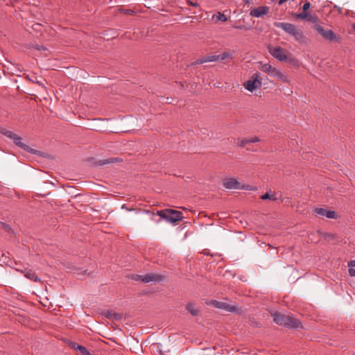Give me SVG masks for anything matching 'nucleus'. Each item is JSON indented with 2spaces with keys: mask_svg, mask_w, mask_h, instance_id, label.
<instances>
[{
  "mask_svg": "<svg viewBox=\"0 0 355 355\" xmlns=\"http://www.w3.org/2000/svg\"><path fill=\"white\" fill-rule=\"evenodd\" d=\"M270 313L273 316L274 321L279 325L291 329H297L301 327V322L291 315L282 314L275 311H270Z\"/></svg>",
  "mask_w": 355,
  "mask_h": 355,
  "instance_id": "f257e3e1",
  "label": "nucleus"
},
{
  "mask_svg": "<svg viewBox=\"0 0 355 355\" xmlns=\"http://www.w3.org/2000/svg\"><path fill=\"white\" fill-rule=\"evenodd\" d=\"M0 133L3 135L8 138H10L12 139L14 142V144L19 147L20 148L24 150L25 151L30 153L31 154L37 155L40 153V151L37 150H35L32 148H31L29 146L26 145V144L23 143L21 141V137L17 135V134L12 132V131L7 130L4 128H0Z\"/></svg>",
  "mask_w": 355,
  "mask_h": 355,
  "instance_id": "f03ea898",
  "label": "nucleus"
},
{
  "mask_svg": "<svg viewBox=\"0 0 355 355\" xmlns=\"http://www.w3.org/2000/svg\"><path fill=\"white\" fill-rule=\"evenodd\" d=\"M157 214L162 218L172 223L179 222L183 218L182 213L181 211L171 209L158 211Z\"/></svg>",
  "mask_w": 355,
  "mask_h": 355,
  "instance_id": "7ed1b4c3",
  "label": "nucleus"
},
{
  "mask_svg": "<svg viewBox=\"0 0 355 355\" xmlns=\"http://www.w3.org/2000/svg\"><path fill=\"white\" fill-rule=\"evenodd\" d=\"M223 186L227 189H251V187L250 185L242 184L237 180V179L234 178L224 179L223 181Z\"/></svg>",
  "mask_w": 355,
  "mask_h": 355,
  "instance_id": "20e7f679",
  "label": "nucleus"
},
{
  "mask_svg": "<svg viewBox=\"0 0 355 355\" xmlns=\"http://www.w3.org/2000/svg\"><path fill=\"white\" fill-rule=\"evenodd\" d=\"M261 85V78L260 73H256L251 76L244 84L243 86L250 92L259 88Z\"/></svg>",
  "mask_w": 355,
  "mask_h": 355,
  "instance_id": "39448f33",
  "label": "nucleus"
},
{
  "mask_svg": "<svg viewBox=\"0 0 355 355\" xmlns=\"http://www.w3.org/2000/svg\"><path fill=\"white\" fill-rule=\"evenodd\" d=\"M209 304L212 305L217 309H223L225 311L231 313H236L239 309L236 305H232L224 302H219L214 300H211Z\"/></svg>",
  "mask_w": 355,
  "mask_h": 355,
  "instance_id": "423d86ee",
  "label": "nucleus"
},
{
  "mask_svg": "<svg viewBox=\"0 0 355 355\" xmlns=\"http://www.w3.org/2000/svg\"><path fill=\"white\" fill-rule=\"evenodd\" d=\"M268 75L283 83H288V78L279 69L268 64Z\"/></svg>",
  "mask_w": 355,
  "mask_h": 355,
  "instance_id": "0eeeda50",
  "label": "nucleus"
},
{
  "mask_svg": "<svg viewBox=\"0 0 355 355\" xmlns=\"http://www.w3.org/2000/svg\"><path fill=\"white\" fill-rule=\"evenodd\" d=\"M269 53L277 60L279 61L283 62L286 61L287 58V55L282 47L276 46V47H270L268 46Z\"/></svg>",
  "mask_w": 355,
  "mask_h": 355,
  "instance_id": "6e6552de",
  "label": "nucleus"
},
{
  "mask_svg": "<svg viewBox=\"0 0 355 355\" xmlns=\"http://www.w3.org/2000/svg\"><path fill=\"white\" fill-rule=\"evenodd\" d=\"M314 28L321 35L324 39L329 41H334L336 39V33L331 30H325L319 24H315Z\"/></svg>",
  "mask_w": 355,
  "mask_h": 355,
  "instance_id": "1a4fd4ad",
  "label": "nucleus"
},
{
  "mask_svg": "<svg viewBox=\"0 0 355 355\" xmlns=\"http://www.w3.org/2000/svg\"><path fill=\"white\" fill-rule=\"evenodd\" d=\"M293 15L297 19H304L307 21L318 24V17L315 15H311L309 12H302L301 13H293Z\"/></svg>",
  "mask_w": 355,
  "mask_h": 355,
  "instance_id": "9d476101",
  "label": "nucleus"
},
{
  "mask_svg": "<svg viewBox=\"0 0 355 355\" xmlns=\"http://www.w3.org/2000/svg\"><path fill=\"white\" fill-rule=\"evenodd\" d=\"M275 25L278 28H282L285 32H286L291 35L297 28V27L294 24L290 23L275 22Z\"/></svg>",
  "mask_w": 355,
  "mask_h": 355,
  "instance_id": "9b49d317",
  "label": "nucleus"
},
{
  "mask_svg": "<svg viewBox=\"0 0 355 355\" xmlns=\"http://www.w3.org/2000/svg\"><path fill=\"white\" fill-rule=\"evenodd\" d=\"M314 212L322 216H326L328 218H336V213L334 211L327 210L324 208H315Z\"/></svg>",
  "mask_w": 355,
  "mask_h": 355,
  "instance_id": "f8f14e48",
  "label": "nucleus"
},
{
  "mask_svg": "<svg viewBox=\"0 0 355 355\" xmlns=\"http://www.w3.org/2000/svg\"><path fill=\"white\" fill-rule=\"evenodd\" d=\"M164 277L162 275L154 273H149L144 275L142 282L149 283L150 282H161L164 279Z\"/></svg>",
  "mask_w": 355,
  "mask_h": 355,
  "instance_id": "ddd939ff",
  "label": "nucleus"
},
{
  "mask_svg": "<svg viewBox=\"0 0 355 355\" xmlns=\"http://www.w3.org/2000/svg\"><path fill=\"white\" fill-rule=\"evenodd\" d=\"M21 272L24 275V276L33 282H40L41 279L38 276L36 275L35 272L33 271L31 269L25 268L24 270L21 271Z\"/></svg>",
  "mask_w": 355,
  "mask_h": 355,
  "instance_id": "4468645a",
  "label": "nucleus"
},
{
  "mask_svg": "<svg viewBox=\"0 0 355 355\" xmlns=\"http://www.w3.org/2000/svg\"><path fill=\"white\" fill-rule=\"evenodd\" d=\"M266 14V7L261 6L254 8L250 10V15L255 17H259Z\"/></svg>",
  "mask_w": 355,
  "mask_h": 355,
  "instance_id": "2eb2a0df",
  "label": "nucleus"
},
{
  "mask_svg": "<svg viewBox=\"0 0 355 355\" xmlns=\"http://www.w3.org/2000/svg\"><path fill=\"white\" fill-rule=\"evenodd\" d=\"M295 37V39L300 43H304L305 42V37L303 34V32L298 29L297 28L295 29V31L291 35Z\"/></svg>",
  "mask_w": 355,
  "mask_h": 355,
  "instance_id": "dca6fc26",
  "label": "nucleus"
},
{
  "mask_svg": "<svg viewBox=\"0 0 355 355\" xmlns=\"http://www.w3.org/2000/svg\"><path fill=\"white\" fill-rule=\"evenodd\" d=\"M259 139L257 137H251L249 138H245L239 140V145L241 147L245 146L246 144L249 143H254L258 141Z\"/></svg>",
  "mask_w": 355,
  "mask_h": 355,
  "instance_id": "f3484780",
  "label": "nucleus"
},
{
  "mask_svg": "<svg viewBox=\"0 0 355 355\" xmlns=\"http://www.w3.org/2000/svg\"><path fill=\"white\" fill-rule=\"evenodd\" d=\"M106 317L109 319H113L115 320H121L122 319V314L120 313H116L112 311H108L106 313Z\"/></svg>",
  "mask_w": 355,
  "mask_h": 355,
  "instance_id": "a211bd4d",
  "label": "nucleus"
},
{
  "mask_svg": "<svg viewBox=\"0 0 355 355\" xmlns=\"http://www.w3.org/2000/svg\"><path fill=\"white\" fill-rule=\"evenodd\" d=\"M268 200L273 201H282V193L279 192L272 193L271 191L268 192Z\"/></svg>",
  "mask_w": 355,
  "mask_h": 355,
  "instance_id": "6ab92c4d",
  "label": "nucleus"
},
{
  "mask_svg": "<svg viewBox=\"0 0 355 355\" xmlns=\"http://www.w3.org/2000/svg\"><path fill=\"white\" fill-rule=\"evenodd\" d=\"M212 20H214L215 22H217L218 21L225 22L227 21V17L223 13L218 12L217 14H215L212 16Z\"/></svg>",
  "mask_w": 355,
  "mask_h": 355,
  "instance_id": "aec40b11",
  "label": "nucleus"
},
{
  "mask_svg": "<svg viewBox=\"0 0 355 355\" xmlns=\"http://www.w3.org/2000/svg\"><path fill=\"white\" fill-rule=\"evenodd\" d=\"M186 309L192 315L196 316L199 314V310L196 308L193 303H189L187 305Z\"/></svg>",
  "mask_w": 355,
  "mask_h": 355,
  "instance_id": "412c9836",
  "label": "nucleus"
},
{
  "mask_svg": "<svg viewBox=\"0 0 355 355\" xmlns=\"http://www.w3.org/2000/svg\"><path fill=\"white\" fill-rule=\"evenodd\" d=\"M119 160L118 158H110L106 159H101L97 161L95 164L98 166H103L107 164L113 163L117 162Z\"/></svg>",
  "mask_w": 355,
  "mask_h": 355,
  "instance_id": "4be33fe9",
  "label": "nucleus"
},
{
  "mask_svg": "<svg viewBox=\"0 0 355 355\" xmlns=\"http://www.w3.org/2000/svg\"><path fill=\"white\" fill-rule=\"evenodd\" d=\"M285 62H288L289 64H291V65H293L294 67H299V63H298L297 60H296L295 58H293L291 53H288L287 55V58L286 59Z\"/></svg>",
  "mask_w": 355,
  "mask_h": 355,
  "instance_id": "5701e85b",
  "label": "nucleus"
},
{
  "mask_svg": "<svg viewBox=\"0 0 355 355\" xmlns=\"http://www.w3.org/2000/svg\"><path fill=\"white\" fill-rule=\"evenodd\" d=\"M349 273L352 277H355V260L350 261L348 263Z\"/></svg>",
  "mask_w": 355,
  "mask_h": 355,
  "instance_id": "b1692460",
  "label": "nucleus"
},
{
  "mask_svg": "<svg viewBox=\"0 0 355 355\" xmlns=\"http://www.w3.org/2000/svg\"><path fill=\"white\" fill-rule=\"evenodd\" d=\"M219 58H220V56L211 55H208V56L205 57V59L206 60V62H214V61L219 60Z\"/></svg>",
  "mask_w": 355,
  "mask_h": 355,
  "instance_id": "393cba45",
  "label": "nucleus"
},
{
  "mask_svg": "<svg viewBox=\"0 0 355 355\" xmlns=\"http://www.w3.org/2000/svg\"><path fill=\"white\" fill-rule=\"evenodd\" d=\"M0 228L4 230L7 232H10L12 230L10 225L3 222H0Z\"/></svg>",
  "mask_w": 355,
  "mask_h": 355,
  "instance_id": "a878e982",
  "label": "nucleus"
},
{
  "mask_svg": "<svg viewBox=\"0 0 355 355\" xmlns=\"http://www.w3.org/2000/svg\"><path fill=\"white\" fill-rule=\"evenodd\" d=\"M218 56H220L219 60H224L230 57V54L228 52H223V53L218 55Z\"/></svg>",
  "mask_w": 355,
  "mask_h": 355,
  "instance_id": "bb28decb",
  "label": "nucleus"
},
{
  "mask_svg": "<svg viewBox=\"0 0 355 355\" xmlns=\"http://www.w3.org/2000/svg\"><path fill=\"white\" fill-rule=\"evenodd\" d=\"M143 277H144V275H133L132 276V279H133V280H135V281H140V282H142Z\"/></svg>",
  "mask_w": 355,
  "mask_h": 355,
  "instance_id": "cd10ccee",
  "label": "nucleus"
},
{
  "mask_svg": "<svg viewBox=\"0 0 355 355\" xmlns=\"http://www.w3.org/2000/svg\"><path fill=\"white\" fill-rule=\"evenodd\" d=\"M311 8V3L309 2H306L302 7L303 11L305 12H309L307 10Z\"/></svg>",
  "mask_w": 355,
  "mask_h": 355,
  "instance_id": "c85d7f7f",
  "label": "nucleus"
},
{
  "mask_svg": "<svg viewBox=\"0 0 355 355\" xmlns=\"http://www.w3.org/2000/svg\"><path fill=\"white\" fill-rule=\"evenodd\" d=\"M70 347H71L72 349H75V350H78V351H79V350H80V347H82V345H78V344H77V343H71L70 344Z\"/></svg>",
  "mask_w": 355,
  "mask_h": 355,
  "instance_id": "c756f323",
  "label": "nucleus"
},
{
  "mask_svg": "<svg viewBox=\"0 0 355 355\" xmlns=\"http://www.w3.org/2000/svg\"><path fill=\"white\" fill-rule=\"evenodd\" d=\"M79 352H80L83 355H86V354H87V353L89 351L87 350V349L85 347L82 346L81 347H80V350H79Z\"/></svg>",
  "mask_w": 355,
  "mask_h": 355,
  "instance_id": "7c9ffc66",
  "label": "nucleus"
},
{
  "mask_svg": "<svg viewBox=\"0 0 355 355\" xmlns=\"http://www.w3.org/2000/svg\"><path fill=\"white\" fill-rule=\"evenodd\" d=\"M205 62H206V60L205 59V58H200V59H198L197 60H196V62H194V64H201Z\"/></svg>",
  "mask_w": 355,
  "mask_h": 355,
  "instance_id": "2f4dec72",
  "label": "nucleus"
},
{
  "mask_svg": "<svg viewBox=\"0 0 355 355\" xmlns=\"http://www.w3.org/2000/svg\"><path fill=\"white\" fill-rule=\"evenodd\" d=\"M187 3L188 5H190V6H194V7L198 6V3H197V1H191L190 0H187Z\"/></svg>",
  "mask_w": 355,
  "mask_h": 355,
  "instance_id": "473e14b6",
  "label": "nucleus"
},
{
  "mask_svg": "<svg viewBox=\"0 0 355 355\" xmlns=\"http://www.w3.org/2000/svg\"><path fill=\"white\" fill-rule=\"evenodd\" d=\"M334 8L337 9V10H338V12H339L340 13H341V12H342V8H339L338 6H334Z\"/></svg>",
  "mask_w": 355,
  "mask_h": 355,
  "instance_id": "72a5a7b5",
  "label": "nucleus"
},
{
  "mask_svg": "<svg viewBox=\"0 0 355 355\" xmlns=\"http://www.w3.org/2000/svg\"><path fill=\"white\" fill-rule=\"evenodd\" d=\"M261 198L262 200H266V198H267L266 193L263 194V195L261 196Z\"/></svg>",
  "mask_w": 355,
  "mask_h": 355,
  "instance_id": "f704fd0d",
  "label": "nucleus"
},
{
  "mask_svg": "<svg viewBox=\"0 0 355 355\" xmlns=\"http://www.w3.org/2000/svg\"><path fill=\"white\" fill-rule=\"evenodd\" d=\"M287 0H279V5H282V3H284L285 1H286Z\"/></svg>",
  "mask_w": 355,
  "mask_h": 355,
  "instance_id": "c9c22d12",
  "label": "nucleus"
},
{
  "mask_svg": "<svg viewBox=\"0 0 355 355\" xmlns=\"http://www.w3.org/2000/svg\"><path fill=\"white\" fill-rule=\"evenodd\" d=\"M234 28H238V29H243V26H234Z\"/></svg>",
  "mask_w": 355,
  "mask_h": 355,
  "instance_id": "e433bc0d",
  "label": "nucleus"
},
{
  "mask_svg": "<svg viewBox=\"0 0 355 355\" xmlns=\"http://www.w3.org/2000/svg\"><path fill=\"white\" fill-rule=\"evenodd\" d=\"M125 13L132 14V13H133V11L131 10H126Z\"/></svg>",
  "mask_w": 355,
  "mask_h": 355,
  "instance_id": "4c0bfd02",
  "label": "nucleus"
},
{
  "mask_svg": "<svg viewBox=\"0 0 355 355\" xmlns=\"http://www.w3.org/2000/svg\"><path fill=\"white\" fill-rule=\"evenodd\" d=\"M27 78H28V80H29V81H31V82H33V83H35V80H33V78H29V77H27Z\"/></svg>",
  "mask_w": 355,
  "mask_h": 355,
  "instance_id": "58836bf2",
  "label": "nucleus"
},
{
  "mask_svg": "<svg viewBox=\"0 0 355 355\" xmlns=\"http://www.w3.org/2000/svg\"><path fill=\"white\" fill-rule=\"evenodd\" d=\"M35 83H36L37 84L40 85H43L42 83H40V81H35Z\"/></svg>",
  "mask_w": 355,
  "mask_h": 355,
  "instance_id": "ea45409f",
  "label": "nucleus"
},
{
  "mask_svg": "<svg viewBox=\"0 0 355 355\" xmlns=\"http://www.w3.org/2000/svg\"><path fill=\"white\" fill-rule=\"evenodd\" d=\"M271 1H275L276 0H270Z\"/></svg>",
  "mask_w": 355,
  "mask_h": 355,
  "instance_id": "a19ab883",
  "label": "nucleus"
},
{
  "mask_svg": "<svg viewBox=\"0 0 355 355\" xmlns=\"http://www.w3.org/2000/svg\"><path fill=\"white\" fill-rule=\"evenodd\" d=\"M354 28L355 29V24H354Z\"/></svg>",
  "mask_w": 355,
  "mask_h": 355,
  "instance_id": "79ce46f5",
  "label": "nucleus"
}]
</instances>
